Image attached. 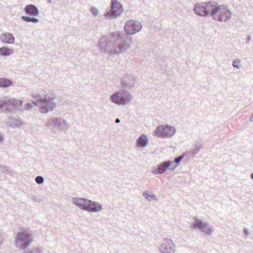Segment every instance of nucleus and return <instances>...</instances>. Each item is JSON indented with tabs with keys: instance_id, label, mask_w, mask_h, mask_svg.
Masks as SVG:
<instances>
[{
	"instance_id": "nucleus-1",
	"label": "nucleus",
	"mask_w": 253,
	"mask_h": 253,
	"mask_svg": "<svg viewBox=\"0 0 253 253\" xmlns=\"http://www.w3.org/2000/svg\"><path fill=\"white\" fill-rule=\"evenodd\" d=\"M101 51L110 52L112 55L124 53L131 46V40L126 35L112 33L104 36L98 43Z\"/></svg>"
},
{
	"instance_id": "nucleus-2",
	"label": "nucleus",
	"mask_w": 253,
	"mask_h": 253,
	"mask_svg": "<svg viewBox=\"0 0 253 253\" xmlns=\"http://www.w3.org/2000/svg\"><path fill=\"white\" fill-rule=\"evenodd\" d=\"M211 16L214 20L219 22H226L230 20L231 12L224 5H218L215 2L212 12L211 13Z\"/></svg>"
},
{
	"instance_id": "nucleus-3",
	"label": "nucleus",
	"mask_w": 253,
	"mask_h": 253,
	"mask_svg": "<svg viewBox=\"0 0 253 253\" xmlns=\"http://www.w3.org/2000/svg\"><path fill=\"white\" fill-rule=\"evenodd\" d=\"M22 101L14 98H8L6 97L0 98V112L4 113L12 112L21 106Z\"/></svg>"
},
{
	"instance_id": "nucleus-4",
	"label": "nucleus",
	"mask_w": 253,
	"mask_h": 253,
	"mask_svg": "<svg viewBox=\"0 0 253 253\" xmlns=\"http://www.w3.org/2000/svg\"><path fill=\"white\" fill-rule=\"evenodd\" d=\"M32 96L34 99L38 101L40 104L39 111L42 114L52 111L56 107L55 103L53 101V98H42L41 95L37 92L32 94Z\"/></svg>"
},
{
	"instance_id": "nucleus-5",
	"label": "nucleus",
	"mask_w": 253,
	"mask_h": 253,
	"mask_svg": "<svg viewBox=\"0 0 253 253\" xmlns=\"http://www.w3.org/2000/svg\"><path fill=\"white\" fill-rule=\"evenodd\" d=\"M110 99L112 102L117 105H125L131 101L132 96L128 91L122 89L114 93L110 96Z\"/></svg>"
},
{
	"instance_id": "nucleus-6",
	"label": "nucleus",
	"mask_w": 253,
	"mask_h": 253,
	"mask_svg": "<svg viewBox=\"0 0 253 253\" xmlns=\"http://www.w3.org/2000/svg\"><path fill=\"white\" fill-rule=\"evenodd\" d=\"M32 235L26 231L18 232L15 239L17 248L21 250L26 249L33 241Z\"/></svg>"
},
{
	"instance_id": "nucleus-7",
	"label": "nucleus",
	"mask_w": 253,
	"mask_h": 253,
	"mask_svg": "<svg viewBox=\"0 0 253 253\" xmlns=\"http://www.w3.org/2000/svg\"><path fill=\"white\" fill-rule=\"evenodd\" d=\"M215 2H207L197 3L194 6V10L198 15L206 16L212 12Z\"/></svg>"
},
{
	"instance_id": "nucleus-8",
	"label": "nucleus",
	"mask_w": 253,
	"mask_h": 253,
	"mask_svg": "<svg viewBox=\"0 0 253 253\" xmlns=\"http://www.w3.org/2000/svg\"><path fill=\"white\" fill-rule=\"evenodd\" d=\"M176 133V129L170 125L159 126L155 130V134L157 136L163 137H171Z\"/></svg>"
},
{
	"instance_id": "nucleus-9",
	"label": "nucleus",
	"mask_w": 253,
	"mask_h": 253,
	"mask_svg": "<svg viewBox=\"0 0 253 253\" xmlns=\"http://www.w3.org/2000/svg\"><path fill=\"white\" fill-rule=\"evenodd\" d=\"M123 11V8L121 3L117 0H112L111 9L105 14V16L107 19H111L120 15Z\"/></svg>"
},
{
	"instance_id": "nucleus-10",
	"label": "nucleus",
	"mask_w": 253,
	"mask_h": 253,
	"mask_svg": "<svg viewBox=\"0 0 253 253\" xmlns=\"http://www.w3.org/2000/svg\"><path fill=\"white\" fill-rule=\"evenodd\" d=\"M142 28L141 23L137 21L130 20L126 22L125 32L129 35H133L139 32Z\"/></svg>"
},
{
	"instance_id": "nucleus-11",
	"label": "nucleus",
	"mask_w": 253,
	"mask_h": 253,
	"mask_svg": "<svg viewBox=\"0 0 253 253\" xmlns=\"http://www.w3.org/2000/svg\"><path fill=\"white\" fill-rule=\"evenodd\" d=\"M159 250L161 253H173L175 251V245L169 238H165L160 245Z\"/></svg>"
},
{
	"instance_id": "nucleus-12",
	"label": "nucleus",
	"mask_w": 253,
	"mask_h": 253,
	"mask_svg": "<svg viewBox=\"0 0 253 253\" xmlns=\"http://www.w3.org/2000/svg\"><path fill=\"white\" fill-rule=\"evenodd\" d=\"M136 80L133 76L128 74L125 75L122 79L121 85L122 89H131L134 87Z\"/></svg>"
},
{
	"instance_id": "nucleus-13",
	"label": "nucleus",
	"mask_w": 253,
	"mask_h": 253,
	"mask_svg": "<svg viewBox=\"0 0 253 253\" xmlns=\"http://www.w3.org/2000/svg\"><path fill=\"white\" fill-rule=\"evenodd\" d=\"M63 120L61 118H51L48 119L46 126L51 129H57L62 130Z\"/></svg>"
},
{
	"instance_id": "nucleus-14",
	"label": "nucleus",
	"mask_w": 253,
	"mask_h": 253,
	"mask_svg": "<svg viewBox=\"0 0 253 253\" xmlns=\"http://www.w3.org/2000/svg\"><path fill=\"white\" fill-rule=\"evenodd\" d=\"M171 165V162L169 161H165L160 165H158L153 167L152 172L154 174H159L164 173L167 168Z\"/></svg>"
},
{
	"instance_id": "nucleus-15",
	"label": "nucleus",
	"mask_w": 253,
	"mask_h": 253,
	"mask_svg": "<svg viewBox=\"0 0 253 253\" xmlns=\"http://www.w3.org/2000/svg\"><path fill=\"white\" fill-rule=\"evenodd\" d=\"M85 211L89 212H98L102 209V206L98 203L93 202L91 200H88L87 201V205Z\"/></svg>"
},
{
	"instance_id": "nucleus-16",
	"label": "nucleus",
	"mask_w": 253,
	"mask_h": 253,
	"mask_svg": "<svg viewBox=\"0 0 253 253\" xmlns=\"http://www.w3.org/2000/svg\"><path fill=\"white\" fill-rule=\"evenodd\" d=\"M24 10L26 14L32 16H37L39 15L40 12L37 7L31 4L27 5L24 8Z\"/></svg>"
},
{
	"instance_id": "nucleus-17",
	"label": "nucleus",
	"mask_w": 253,
	"mask_h": 253,
	"mask_svg": "<svg viewBox=\"0 0 253 253\" xmlns=\"http://www.w3.org/2000/svg\"><path fill=\"white\" fill-rule=\"evenodd\" d=\"M87 201L88 199L84 198H73L72 199L73 203L78 207L80 209L86 211L87 210Z\"/></svg>"
},
{
	"instance_id": "nucleus-18",
	"label": "nucleus",
	"mask_w": 253,
	"mask_h": 253,
	"mask_svg": "<svg viewBox=\"0 0 253 253\" xmlns=\"http://www.w3.org/2000/svg\"><path fill=\"white\" fill-rule=\"evenodd\" d=\"M15 38L14 36L10 33L6 32L0 35V41L7 44L14 43Z\"/></svg>"
},
{
	"instance_id": "nucleus-19",
	"label": "nucleus",
	"mask_w": 253,
	"mask_h": 253,
	"mask_svg": "<svg viewBox=\"0 0 253 253\" xmlns=\"http://www.w3.org/2000/svg\"><path fill=\"white\" fill-rule=\"evenodd\" d=\"M7 125L12 127H19L22 125V122L19 119L9 117L7 122Z\"/></svg>"
},
{
	"instance_id": "nucleus-20",
	"label": "nucleus",
	"mask_w": 253,
	"mask_h": 253,
	"mask_svg": "<svg viewBox=\"0 0 253 253\" xmlns=\"http://www.w3.org/2000/svg\"><path fill=\"white\" fill-rule=\"evenodd\" d=\"M136 142L138 147H145L147 145L148 142L147 136L142 134L137 139Z\"/></svg>"
},
{
	"instance_id": "nucleus-21",
	"label": "nucleus",
	"mask_w": 253,
	"mask_h": 253,
	"mask_svg": "<svg viewBox=\"0 0 253 253\" xmlns=\"http://www.w3.org/2000/svg\"><path fill=\"white\" fill-rule=\"evenodd\" d=\"M14 53V50L6 46L0 47V56H8Z\"/></svg>"
},
{
	"instance_id": "nucleus-22",
	"label": "nucleus",
	"mask_w": 253,
	"mask_h": 253,
	"mask_svg": "<svg viewBox=\"0 0 253 253\" xmlns=\"http://www.w3.org/2000/svg\"><path fill=\"white\" fill-rule=\"evenodd\" d=\"M152 191H149L146 190L143 193V196L145 198V200L150 202L152 200L157 201L158 199L156 195L153 194Z\"/></svg>"
},
{
	"instance_id": "nucleus-23",
	"label": "nucleus",
	"mask_w": 253,
	"mask_h": 253,
	"mask_svg": "<svg viewBox=\"0 0 253 253\" xmlns=\"http://www.w3.org/2000/svg\"><path fill=\"white\" fill-rule=\"evenodd\" d=\"M13 84V82L7 78H0V88H6Z\"/></svg>"
},
{
	"instance_id": "nucleus-24",
	"label": "nucleus",
	"mask_w": 253,
	"mask_h": 253,
	"mask_svg": "<svg viewBox=\"0 0 253 253\" xmlns=\"http://www.w3.org/2000/svg\"><path fill=\"white\" fill-rule=\"evenodd\" d=\"M205 225V223L199 219H196L195 222L192 223L191 227L195 229H202Z\"/></svg>"
},
{
	"instance_id": "nucleus-25",
	"label": "nucleus",
	"mask_w": 253,
	"mask_h": 253,
	"mask_svg": "<svg viewBox=\"0 0 253 253\" xmlns=\"http://www.w3.org/2000/svg\"><path fill=\"white\" fill-rule=\"evenodd\" d=\"M21 19L27 22H33L34 23H37L39 22L40 20L35 17H31L28 16H22Z\"/></svg>"
},
{
	"instance_id": "nucleus-26",
	"label": "nucleus",
	"mask_w": 253,
	"mask_h": 253,
	"mask_svg": "<svg viewBox=\"0 0 253 253\" xmlns=\"http://www.w3.org/2000/svg\"><path fill=\"white\" fill-rule=\"evenodd\" d=\"M0 171L9 175H12L13 173L12 170L11 169L1 164H0Z\"/></svg>"
},
{
	"instance_id": "nucleus-27",
	"label": "nucleus",
	"mask_w": 253,
	"mask_h": 253,
	"mask_svg": "<svg viewBox=\"0 0 253 253\" xmlns=\"http://www.w3.org/2000/svg\"><path fill=\"white\" fill-rule=\"evenodd\" d=\"M202 229V232H205L208 235H211L213 231L212 227L208 226V224L207 223H205V225Z\"/></svg>"
},
{
	"instance_id": "nucleus-28",
	"label": "nucleus",
	"mask_w": 253,
	"mask_h": 253,
	"mask_svg": "<svg viewBox=\"0 0 253 253\" xmlns=\"http://www.w3.org/2000/svg\"><path fill=\"white\" fill-rule=\"evenodd\" d=\"M185 155H183V156L177 157L175 158L174 161H170L171 162V164H174L175 163L176 164L175 167L173 168L172 170L177 167L178 164L182 160Z\"/></svg>"
},
{
	"instance_id": "nucleus-29",
	"label": "nucleus",
	"mask_w": 253,
	"mask_h": 253,
	"mask_svg": "<svg viewBox=\"0 0 253 253\" xmlns=\"http://www.w3.org/2000/svg\"><path fill=\"white\" fill-rule=\"evenodd\" d=\"M41 249L38 248H33L32 249L28 250L25 253H41Z\"/></svg>"
},
{
	"instance_id": "nucleus-30",
	"label": "nucleus",
	"mask_w": 253,
	"mask_h": 253,
	"mask_svg": "<svg viewBox=\"0 0 253 253\" xmlns=\"http://www.w3.org/2000/svg\"><path fill=\"white\" fill-rule=\"evenodd\" d=\"M200 150V146L198 144H196L195 149H194L191 152L192 156L195 155L198 153Z\"/></svg>"
},
{
	"instance_id": "nucleus-31",
	"label": "nucleus",
	"mask_w": 253,
	"mask_h": 253,
	"mask_svg": "<svg viewBox=\"0 0 253 253\" xmlns=\"http://www.w3.org/2000/svg\"><path fill=\"white\" fill-rule=\"evenodd\" d=\"M35 181L38 184H42L44 182V178L42 176H37L35 178Z\"/></svg>"
},
{
	"instance_id": "nucleus-32",
	"label": "nucleus",
	"mask_w": 253,
	"mask_h": 253,
	"mask_svg": "<svg viewBox=\"0 0 253 253\" xmlns=\"http://www.w3.org/2000/svg\"><path fill=\"white\" fill-rule=\"evenodd\" d=\"M241 62V60L240 59H234L233 61V66L235 68H237L239 69L240 67V65H238V63H240Z\"/></svg>"
},
{
	"instance_id": "nucleus-33",
	"label": "nucleus",
	"mask_w": 253,
	"mask_h": 253,
	"mask_svg": "<svg viewBox=\"0 0 253 253\" xmlns=\"http://www.w3.org/2000/svg\"><path fill=\"white\" fill-rule=\"evenodd\" d=\"M91 11L92 13V14L95 16H97L99 14V11L98 10L95 8L93 7L91 9Z\"/></svg>"
},
{
	"instance_id": "nucleus-34",
	"label": "nucleus",
	"mask_w": 253,
	"mask_h": 253,
	"mask_svg": "<svg viewBox=\"0 0 253 253\" xmlns=\"http://www.w3.org/2000/svg\"><path fill=\"white\" fill-rule=\"evenodd\" d=\"M32 107H33L32 105L30 103H26L25 104L24 108L25 110H30L32 108Z\"/></svg>"
},
{
	"instance_id": "nucleus-35",
	"label": "nucleus",
	"mask_w": 253,
	"mask_h": 253,
	"mask_svg": "<svg viewBox=\"0 0 253 253\" xmlns=\"http://www.w3.org/2000/svg\"><path fill=\"white\" fill-rule=\"evenodd\" d=\"M32 103L35 105H38V103H39L38 101H37L36 100H34L32 101Z\"/></svg>"
},
{
	"instance_id": "nucleus-36",
	"label": "nucleus",
	"mask_w": 253,
	"mask_h": 253,
	"mask_svg": "<svg viewBox=\"0 0 253 253\" xmlns=\"http://www.w3.org/2000/svg\"><path fill=\"white\" fill-rule=\"evenodd\" d=\"M252 40L251 37L250 36H249L247 38V43H249Z\"/></svg>"
},
{
	"instance_id": "nucleus-37",
	"label": "nucleus",
	"mask_w": 253,
	"mask_h": 253,
	"mask_svg": "<svg viewBox=\"0 0 253 253\" xmlns=\"http://www.w3.org/2000/svg\"><path fill=\"white\" fill-rule=\"evenodd\" d=\"M244 233H245V234H246V235H247V236L249 235V231H248V230H247V229H245V230H244Z\"/></svg>"
},
{
	"instance_id": "nucleus-38",
	"label": "nucleus",
	"mask_w": 253,
	"mask_h": 253,
	"mask_svg": "<svg viewBox=\"0 0 253 253\" xmlns=\"http://www.w3.org/2000/svg\"><path fill=\"white\" fill-rule=\"evenodd\" d=\"M3 137L2 135L0 134V142L3 141Z\"/></svg>"
},
{
	"instance_id": "nucleus-39",
	"label": "nucleus",
	"mask_w": 253,
	"mask_h": 253,
	"mask_svg": "<svg viewBox=\"0 0 253 253\" xmlns=\"http://www.w3.org/2000/svg\"><path fill=\"white\" fill-rule=\"evenodd\" d=\"M120 122V120L119 119H117L115 121L116 123H119Z\"/></svg>"
},
{
	"instance_id": "nucleus-40",
	"label": "nucleus",
	"mask_w": 253,
	"mask_h": 253,
	"mask_svg": "<svg viewBox=\"0 0 253 253\" xmlns=\"http://www.w3.org/2000/svg\"><path fill=\"white\" fill-rule=\"evenodd\" d=\"M250 120L251 121L253 120V113L252 114V115L251 116Z\"/></svg>"
},
{
	"instance_id": "nucleus-41",
	"label": "nucleus",
	"mask_w": 253,
	"mask_h": 253,
	"mask_svg": "<svg viewBox=\"0 0 253 253\" xmlns=\"http://www.w3.org/2000/svg\"><path fill=\"white\" fill-rule=\"evenodd\" d=\"M47 3H51V0H48L47 1Z\"/></svg>"
},
{
	"instance_id": "nucleus-42",
	"label": "nucleus",
	"mask_w": 253,
	"mask_h": 253,
	"mask_svg": "<svg viewBox=\"0 0 253 253\" xmlns=\"http://www.w3.org/2000/svg\"><path fill=\"white\" fill-rule=\"evenodd\" d=\"M251 177L253 179V172L251 174Z\"/></svg>"
},
{
	"instance_id": "nucleus-43",
	"label": "nucleus",
	"mask_w": 253,
	"mask_h": 253,
	"mask_svg": "<svg viewBox=\"0 0 253 253\" xmlns=\"http://www.w3.org/2000/svg\"><path fill=\"white\" fill-rule=\"evenodd\" d=\"M64 124L65 123V120H64Z\"/></svg>"
}]
</instances>
